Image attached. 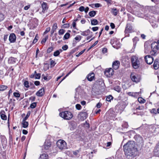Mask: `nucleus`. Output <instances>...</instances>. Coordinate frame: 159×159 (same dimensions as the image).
Wrapping results in <instances>:
<instances>
[{"instance_id":"1","label":"nucleus","mask_w":159,"mask_h":159,"mask_svg":"<svg viewBox=\"0 0 159 159\" xmlns=\"http://www.w3.org/2000/svg\"><path fill=\"white\" fill-rule=\"evenodd\" d=\"M123 148L125 155L128 158L132 159L135 156L137 149L134 142L128 141L124 145Z\"/></svg>"},{"instance_id":"2","label":"nucleus","mask_w":159,"mask_h":159,"mask_svg":"<svg viewBox=\"0 0 159 159\" xmlns=\"http://www.w3.org/2000/svg\"><path fill=\"white\" fill-rule=\"evenodd\" d=\"M131 61L132 66L135 69L138 68L140 66V62L138 57L135 56H133L131 58Z\"/></svg>"},{"instance_id":"3","label":"nucleus","mask_w":159,"mask_h":159,"mask_svg":"<svg viewBox=\"0 0 159 159\" xmlns=\"http://www.w3.org/2000/svg\"><path fill=\"white\" fill-rule=\"evenodd\" d=\"M59 116L65 120H69L73 117L72 113L70 111H65L59 113Z\"/></svg>"},{"instance_id":"4","label":"nucleus","mask_w":159,"mask_h":159,"mask_svg":"<svg viewBox=\"0 0 159 159\" xmlns=\"http://www.w3.org/2000/svg\"><path fill=\"white\" fill-rule=\"evenodd\" d=\"M57 145L58 148L61 150L66 149L67 148L66 143L63 140H58L57 143Z\"/></svg>"},{"instance_id":"5","label":"nucleus","mask_w":159,"mask_h":159,"mask_svg":"<svg viewBox=\"0 0 159 159\" xmlns=\"http://www.w3.org/2000/svg\"><path fill=\"white\" fill-rule=\"evenodd\" d=\"M158 45V43L156 42H154L152 43L151 47L152 51L151 52V54L155 55L156 53L159 48Z\"/></svg>"},{"instance_id":"6","label":"nucleus","mask_w":159,"mask_h":159,"mask_svg":"<svg viewBox=\"0 0 159 159\" xmlns=\"http://www.w3.org/2000/svg\"><path fill=\"white\" fill-rule=\"evenodd\" d=\"M88 116L87 111L85 110H82L78 115V117L80 119L82 120H84L86 119Z\"/></svg>"},{"instance_id":"7","label":"nucleus","mask_w":159,"mask_h":159,"mask_svg":"<svg viewBox=\"0 0 159 159\" xmlns=\"http://www.w3.org/2000/svg\"><path fill=\"white\" fill-rule=\"evenodd\" d=\"M130 77L132 80L134 82L137 83L140 80V77L134 73H131Z\"/></svg>"},{"instance_id":"8","label":"nucleus","mask_w":159,"mask_h":159,"mask_svg":"<svg viewBox=\"0 0 159 159\" xmlns=\"http://www.w3.org/2000/svg\"><path fill=\"white\" fill-rule=\"evenodd\" d=\"M113 70L111 68L107 69L104 72L105 75L108 77H110L112 76L113 74Z\"/></svg>"},{"instance_id":"9","label":"nucleus","mask_w":159,"mask_h":159,"mask_svg":"<svg viewBox=\"0 0 159 159\" xmlns=\"http://www.w3.org/2000/svg\"><path fill=\"white\" fill-rule=\"evenodd\" d=\"M145 59L146 62L148 64L151 65L153 62V58L150 55H147L145 57Z\"/></svg>"},{"instance_id":"10","label":"nucleus","mask_w":159,"mask_h":159,"mask_svg":"<svg viewBox=\"0 0 159 159\" xmlns=\"http://www.w3.org/2000/svg\"><path fill=\"white\" fill-rule=\"evenodd\" d=\"M95 74L94 73L92 72L88 74L86 77V78L89 81H92L94 80Z\"/></svg>"},{"instance_id":"11","label":"nucleus","mask_w":159,"mask_h":159,"mask_svg":"<svg viewBox=\"0 0 159 159\" xmlns=\"http://www.w3.org/2000/svg\"><path fill=\"white\" fill-rule=\"evenodd\" d=\"M16 37L14 33L11 34L9 37V40L11 43H14L16 40Z\"/></svg>"},{"instance_id":"12","label":"nucleus","mask_w":159,"mask_h":159,"mask_svg":"<svg viewBox=\"0 0 159 159\" xmlns=\"http://www.w3.org/2000/svg\"><path fill=\"white\" fill-rule=\"evenodd\" d=\"M120 65V61H116L113 63L112 67L113 69L117 70L119 68Z\"/></svg>"},{"instance_id":"13","label":"nucleus","mask_w":159,"mask_h":159,"mask_svg":"<svg viewBox=\"0 0 159 159\" xmlns=\"http://www.w3.org/2000/svg\"><path fill=\"white\" fill-rule=\"evenodd\" d=\"M45 93L44 90L43 88H42L38 91L36 93L37 96L39 97L43 96Z\"/></svg>"},{"instance_id":"14","label":"nucleus","mask_w":159,"mask_h":159,"mask_svg":"<svg viewBox=\"0 0 159 159\" xmlns=\"http://www.w3.org/2000/svg\"><path fill=\"white\" fill-rule=\"evenodd\" d=\"M51 142L49 141H47L44 143V147L46 150H48L51 147Z\"/></svg>"},{"instance_id":"15","label":"nucleus","mask_w":159,"mask_h":159,"mask_svg":"<svg viewBox=\"0 0 159 159\" xmlns=\"http://www.w3.org/2000/svg\"><path fill=\"white\" fill-rule=\"evenodd\" d=\"M5 114V112L4 110L1 111L0 112L1 118L3 120H6L7 119V116Z\"/></svg>"},{"instance_id":"16","label":"nucleus","mask_w":159,"mask_h":159,"mask_svg":"<svg viewBox=\"0 0 159 159\" xmlns=\"http://www.w3.org/2000/svg\"><path fill=\"white\" fill-rule=\"evenodd\" d=\"M76 124L74 122H71L69 123V127L70 129L73 130H74L76 127Z\"/></svg>"},{"instance_id":"17","label":"nucleus","mask_w":159,"mask_h":159,"mask_svg":"<svg viewBox=\"0 0 159 159\" xmlns=\"http://www.w3.org/2000/svg\"><path fill=\"white\" fill-rule=\"evenodd\" d=\"M153 67L155 70L159 68V61L157 59H156L153 64Z\"/></svg>"},{"instance_id":"18","label":"nucleus","mask_w":159,"mask_h":159,"mask_svg":"<svg viewBox=\"0 0 159 159\" xmlns=\"http://www.w3.org/2000/svg\"><path fill=\"white\" fill-rule=\"evenodd\" d=\"M132 29V27L129 24H127L126 25L125 32V33H127L131 32V30Z\"/></svg>"},{"instance_id":"19","label":"nucleus","mask_w":159,"mask_h":159,"mask_svg":"<svg viewBox=\"0 0 159 159\" xmlns=\"http://www.w3.org/2000/svg\"><path fill=\"white\" fill-rule=\"evenodd\" d=\"M17 61L16 58L13 57H10L8 59V62L10 64H14Z\"/></svg>"},{"instance_id":"20","label":"nucleus","mask_w":159,"mask_h":159,"mask_svg":"<svg viewBox=\"0 0 159 159\" xmlns=\"http://www.w3.org/2000/svg\"><path fill=\"white\" fill-rule=\"evenodd\" d=\"M90 30L88 29L87 30L82 32L81 33V34L83 36H86L89 35L90 34Z\"/></svg>"},{"instance_id":"21","label":"nucleus","mask_w":159,"mask_h":159,"mask_svg":"<svg viewBox=\"0 0 159 159\" xmlns=\"http://www.w3.org/2000/svg\"><path fill=\"white\" fill-rule=\"evenodd\" d=\"M22 127L24 128H27L29 125L28 122L26 121V120H23L22 122Z\"/></svg>"},{"instance_id":"22","label":"nucleus","mask_w":159,"mask_h":159,"mask_svg":"<svg viewBox=\"0 0 159 159\" xmlns=\"http://www.w3.org/2000/svg\"><path fill=\"white\" fill-rule=\"evenodd\" d=\"M48 155L45 153H43L40 155L39 158L40 159H47L48 158Z\"/></svg>"},{"instance_id":"23","label":"nucleus","mask_w":159,"mask_h":159,"mask_svg":"<svg viewBox=\"0 0 159 159\" xmlns=\"http://www.w3.org/2000/svg\"><path fill=\"white\" fill-rule=\"evenodd\" d=\"M42 7L43 8V11H45L47 9L48 7L47 6V3L45 2H43L42 4Z\"/></svg>"},{"instance_id":"24","label":"nucleus","mask_w":159,"mask_h":159,"mask_svg":"<svg viewBox=\"0 0 159 159\" xmlns=\"http://www.w3.org/2000/svg\"><path fill=\"white\" fill-rule=\"evenodd\" d=\"M128 94L131 96L135 97L138 95L139 94V93L138 92H129Z\"/></svg>"},{"instance_id":"25","label":"nucleus","mask_w":159,"mask_h":159,"mask_svg":"<svg viewBox=\"0 0 159 159\" xmlns=\"http://www.w3.org/2000/svg\"><path fill=\"white\" fill-rule=\"evenodd\" d=\"M7 86L4 85H0V91H4L7 88Z\"/></svg>"},{"instance_id":"26","label":"nucleus","mask_w":159,"mask_h":159,"mask_svg":"<svg viewBox=\"0 0 159 159\" xmlns=\"http://www.w3.org/2000/svg\"><path fill=\"white\" fill-rule=\"evenodd\" d=\"M50 67H52L55 66V65L56 64V63L55 62V61L52 60V58H50Z\"/></svg>"},{"instance_id":"27","label":"nucleus","mask_w":159,"mask_h":159,"mask_svg":"<svg viewBox=\"0 0 159 159\" xmlns=\"http://www.w3.org/2000/svg\"><path fill=\"white\" fill-rule=\"evenodd\" d=\"M98 23V20L95 19L91 20V24L92 25H96Z\"/></svg>"},{"instance_id":"28","label":"nucleus","mask_w":159,"mask_h":159,"mask_svg":"<svg viewBox=\"0 0 159 159\" xmlns=\"http://www.w3.org/2000/svg\"><path fill=\"white\" fill-rule=\"evenodd\" d=\"M114 89L118 93L120 92L121 90V87L118 86H117L114 88Z\"/></svg>"},{"instance_id":"29","label":"nucleus","mask_w":159,"mask_h":159,"mask_svg":"<svg viewBox=\"0 0 159 159\" xmlns=\"http://www.w3.org/2000/svg\"><path fill=\"white\" fill-rule=\"evenodd\" d=\"M117 11H118L116 8H113L112 9V13L113 15L115 16H116L118 14Z\"/></svg>"},{"instance_id":"30","label":"nucleus","mask_w":159,"mask_h":159,"mask_svg":"<svg viewBox=\"0 0 159 159\" xmlns=\"http://www.w3.org/2000/svg\"><path fill=\"white\" fill-rule=\"evenodd\" d=\"M138 102L141 103H143L146 102V100L141 97H139L138 99Z\"/></svg>"},{"instance_id":"31","label":"nucleus","mask_w":159,"mask_h":159,"mask_svg":"<svg viewBox=\"0 0 159 159\" xmlns=\"http://www.w3.org/2000/svg\"><path fill=\"white\" fill-rule=\"evenodd\" d=\"M70 36V34L68 33H66L64 36L63 39L64 40L68 39Z\"/></svg>"},{"instance_id":"32","label":"nucleus","mask_w":159,"mask_h":159,"mask_svg":"<svg viewBox=\"0 0 159 159\" xmlns=\"http://www.w3.org/2000/svg\"><path fill=\"white\" fill-rule=\"evenodd\" d=\"M57 28V23H55L54 24L51 30L55 32L56 29Z\"/></svg>"},{"instance_id":"33","label":"nucleus","mask_w":159,"mask_h":159,"mask_svg":"<svg viewBox=\"0 0 159 159\" xmlns=\"http://www.w3.org/2000/svg\"><path fill=\"white\" fill-rule=\"evenodd\" d=\"M96 12L94 11H92L89 12V16L91 17H94L96 15Z\"/></svg>"},{"instance_id":"34","label":"nucleus","mask_w":159,"mask_h":159,"mask_svg":"<svg viewBox=\"0 0 159 159\" xmlns=\"http://www.w3.org/2000/svg\"><path fill=\"white\" fill-rule=\"evenodd\" d=\"M138 38L137 37H135L133 39V41L134 43V47L135 48V45L137 43V41H138Z\"/></svg>"},{"instance_id":"35","label":"nucleus","mask_w":159,"mask_h":159,"mask_svg":"<svg viewBox=\"0 0 159 159\" xmlns=\"http://www.w3.org/2000/svg\"><path fill=\"white\" fill-rule=\"evenodd\" d=\"M138 137V139L136 140V141L139 143H143V139L140 136H137L136 137Z\"/></svg>"},{"instance_id":"36","label":"nucleus","mask_w":159,"mask_h":159,"mask_svg":"<svg viewBox=\"0 0 159 159\" xmlns=\"http://www.w3.org/2000/svg\"><path fill=\"white\" fill-rule=\"evenodd\" d=\"M5 18L4 15L0 12V22L3 20Z\"/></svg>"},{"instance_id":"37","label":"nucleus","mask_w":159,"mask_h":159,"mask_svg":"<svg viewBox=\"0 0 159 159\" xmlns=\"http://www.w3.org/2000/svg\"><path fill=\"white\" fill-rule=\"evenodd\" d=\"M82 159H90V157L89 155H84L82 157Z\"/></svg>"},{"instance_id":"38","label":"nucleus","mask_w":159,"mask_h":159,"mask_svg":"<svg viewBox=\"0 0 159 159\" xmlns=\"http://www.w3.org/2000/svg\"><path fill=\"white\" fill-rule=\"evenodd\" d=\"M113 99V97L112 96L109 95L108 97H107L106 100L107 101L110 102Z\"/></svg>"},{"instance_id":"39","label":"nucleus","mask_w":159,"mask_h":159,"mask_svg":"<svg viewBox=\"0 0 159 159\" xmlns=\"http://www.w3.org/2000/svg\"><path fill=\"white\" fill-rule=\"evenodd\" d=\"M66 30L63 29H60L58 31V34L59 35H62L64 34Z\"/></svg>"},{"instance_id":"40","label":"nucleus","mask_w":159,"mask_h":159,"mask_svg":"<svg viewBox=\"0 0 159 159\" xmlns=\"http://www.w3.org/2000/svg\"><path fill=\"white\" fill-rule=\"evenodd\" d=\"M74 39L75 40L79 42L81 40V36L80 35H77L75 38Z\"/></svg>"},{"instance_id":"41","label":"nucleus","mask_w":159,"mask_h":159,"mask_svg":"<svg viewBox=\"0 0 159 159\" xmlns=\"http://www.w3.org/2000/svg\"><path fill=\"white\" fill-rule=\"evenodd\" d=\"M13 95L16 98H19L20 96V93L17 92L14 93Z\"/></svg>"},{"instance_id":"42","label":"nucleus","mask_w":159,"mask_h":159,"mask_svg":"<svg viewBox=\"0 0 159 159\" xmlns=\"http://www.w3.org/2000/svg\"><path fill=\"white\" fill-rule=\"evenodd\" d=\"M30 111H28L27 112L25 117L24 118H23V120H27V119L28 118L29 116H30Z\"/></svg>"},{"instance_id":"43","label":"nucleus","mask_w":159,"mask_h":159,"mask_svg":"<svg viewBox=\"0 0 159 159\" xmlns=\"http://www.w3.org/2000/svg\"><path fill=\"white\" fill-rule=\"evenodd\" d=\"M60 53V52L59 50H57L54 53L53 55L54 56L57 57L58 56Z\"/></svg>"},{"instance_id":"44","label":"nucleus","mask_w":159,"mask_h":159,"mask_svg":"<svg viewBox=\"0 0 159 159\" xmlns=\"http://www.w3.org/2000/svg\"><path fill=\"white\" fill-rule=\"evenodd\" d=\"M53 48L52 47H49L47 50V53H50L53 51Z\"/></svg>"},{"instance_id":"45","label":"nucleus","mask_w":159,"mask_h":159,"mask_svg":"<svg viewBox=\"0 0 159 159\" xmlns=\"http://www.w3.org/2000/svg\"><path fill=\"white\" fill-rule=\"evenodd\" d=\"M36 106V102H33L30 104V107L32 108H34Z\"/></svg>"},{"instance_id":"46","label":"nucleus","mask_w":159,"mask_h":159,"mask_svg":"<svg viewBox=\"0 0 159 159\" xmlns=\"http://www.w3.org/2000/svg\"><path fill=\"white\" fill-rule=\"evenodd\" d=\"M41 77V74L40 73H38L37 74H36L35 76V79H39Z\"/></svg>"},{"instance_id":"47","label":"nucleus","mask_w":159,"mask_h":159,"mask_svg":"<svg viewBox=\"0 0 159 159\" xmlns=\"http://www.w3.org/2000/svg\"><path fill=\"white\" fill-rule=\"evenodd\" d=\"M75 107L77 109L80 110L81 109V106L80 104H77L75 105Z\"/></svg>"},{"instance_id":"48","label":"nucleus","mask_w":159,"mask_h":159,"mask_svg":"<svg viewBox=\"0 0 159 159\" xmlns=\"http://www.w3.org/2000/svg\"><path fill=\"white\" fill-rule=\"evenodd\" d=\"M24 86L26 88L29 87V83L28 81H25L24 83Z\"/></svg>"},{"instance_id":"49","label":"nucleus","mask_w":159,"mask_h":159,"mask_svg":"<svg viewBox=\"0 0 159 159\" xmlns=\"http://www.w3.org/2000/svg\"><path fill=\"white\" fill-rule=\"evenodd\" d=\"M98 43V41H95V42L93 44L89 49V50H90L91 48H92L94 47L95 45H96Z\"/></svg>"},{"instance_id":"50","label":"nucleus","mask_w":159,"mask_h":159,"mask_svg":"<svg viewBox=\"0 0 159 159\" xmlns=\"http://www.w3.org/2000/svg\"><path fill=\"white\" fill-rule=\"evenodd\" d=\"M50 30V27H49L47 28L46 29L45 31L44 32V34H46L47 33H48V32H49Z\"/></svg>"},{"instance_id":"51","label":"nucleus","mask_w":159,"mask_h":159,"mask_svg":"<svg viewBox=\"0 0 159 159\" xmlns=\"http://www.w3.org/2000/svg\"><path fill=\"white\" fill-rule=\"evenodd\" d=\"M62 48L63 50H66L68 49V46L67 45H65L63 46L62 47Z\"/></svg>"},{"instance_id":"52","label":"nucleus","mask_w":159,"mask_h":159,"mask_svg":"<svg viewBox=\"0 0 159 159\" xmlns=\"http://www.w3.org/2000/svg\"><path fill=\"white\" fill-rule=\"evenodd\" d=\"M69 26H70V24L69 23L65 24L63 25V27L64 28H68Z\"/></svg>"},{"instance_id":"53","label":"nucleus","mask_w":159,"mask_h":159,"mask_svg":"<svg viewBox=\"0 0 159 159\" xmlns=\"http://www.w3.org/2000/svg\"><path fill=\"white\" fill-rule=\"evenodd\" d=\"M48 38L47 37H46L44 39H43L41 42V43L42 44L44 43H45V42H46Z\"/></svg>"},{"instance_id":"54","label":"nucleus","mask_w":159,"mask_h":159,"mask_svg":"<svg viewBox=\"0 0 159 159\" xmlns=\"http://www.w3.org/2000/svg\"><path fill=\"white\" fill-rule=\"evenodd\" d=\"M144 107L143 106H139L138 107L136 108V110H143L144 109Z\"/></svg>"},{"instance_id":"55","label":"nucleus","mask_w":159,"mask_h":159,"mask_svg":"<svg viewBox=\"0 0 159 159\" xmlns=\"http://www.w3.org/2000/svg\"><path fill=\"white\" fill-rule=\"evenodd\" d=\"M122 126L123 127L127 128L128 127V125L127 123H125L124 124L122 125Z\"/></svg>"},{"instance_id":"56","label":"nucleus","mask_w":159,"mask_h":159,"mask_svg":"<svg viewBox=\"0 0 159 159\" xmlns=\"http://www.w3.org/2000/svg\"><path fill=\"white\" fill-rule=\"evenodd\" d=\"M79 10L80 11H83L84 10V7L83 6L80 7L79 8Z\"/></svg>"},{"instance_id":"57","label":"nucleus","mask_w":159,"mask_h":159,"mask_svg":"<svg viewBox=\"0 0 159 159\" xmlns=\"http://www.w3.org/2000/svg\"><path fill=\"white\" fill-rule=\"evenodd\" d=\"M94 5H95V7H99L102 6L100 4L98 3H96L94 4Z\"/></svg>"},{"instance_id":"58","label":"nucleus","mask_w":159,"mask_h":159,"mask_svg":"<svg viewBox=\"0 0 159 159\" xmlns=\"http://www.w3.org/2000/svg\"><path fill=\"white\" fill-rule=\"evenodd\" d=\"M76 23H75V21H73L72 23V26L76 30L77 29L76 28Z\"/></svg>"},{"instance_id":"59","label":"nucleus","mask_w":159,"mask_h":159,"mask_svg":"<svg viewBox=\"0 0 159 159\" xmlns=\"http://www.w3.org/2000/svg\"><path fill=\"white\" fill-rule=\"evenodd\" d=\"M98 27H93L92 28V30L93 31H97L98 30Z\"/></svg>"},{"instance_id":"60","label":"nucleus","mask_w":159,"mask_h":159,"mask_svg":"<svg viewBox=\"0 0 159 159\" xmlns=\"http://www.w3.org/2000/svg\"><path fill=\"white\" fill-rule=\"evenodd\" d=\"M30 100H31L32 101H34L35 99V97L31 96L30 98Z\"/></svg>"},{"instance_id":"61","label":"nucleus","mask_w":159,"mask_h":159,"mask_svg":"<svg viewBox=\"0 0 159 159\" xmlns=\"http://www.w3.org/2000/svg\"><path fill=\"white\" fill-rule=\"evenodd\" d=\"M151 112L152 113H153L156 114L157 113V111L156 109L155 108L152 109L151 110Z\"/></svg>"},{"instance_id":"62","label":"nucleus","mask_w":159,"mask_h":159,"mask_svg":"<svg viewBox=\"0 0 159 159\" xmlns=\"http://www.w3.org/2000/svg\"><path fill=\"white\" fill-rule=\"evenodd\" d=\"M105 1H106L107 4H112V1L111 0H105Z\"/></svg>"},{"instance_id":"63","label":"nucleus","mask_w":159,"mask_h":159,"mask_svg":"<svg viewBox=\"0 0 159 159\" xmlns=\"http://www.w3.org/2000/svg\"><path fill=\"white\" fill-rule=\"evenodd\" d=\"M156 150H157V152H158V154H157V156H159V147L158 146H157V147L156 148V149H155L154 152H156Z\"/></svg>"},{"instance_id":"64","label":"nucleus","mask_w":159,"mask_h":159,"mask_svg":"<svg viewBox=\"0 0 159 159\" xmlns=\"http://www.w3.org/2000/svg\"><path fill=\"white\" fill-rule=\"evenodd\" d=\"M107 49L106 48H104L102 49V52L103 53H105L107 52Z\"/></svg>"}]
</instances>
